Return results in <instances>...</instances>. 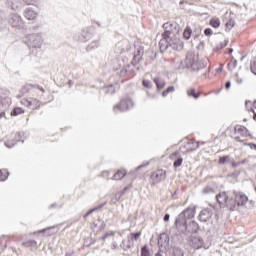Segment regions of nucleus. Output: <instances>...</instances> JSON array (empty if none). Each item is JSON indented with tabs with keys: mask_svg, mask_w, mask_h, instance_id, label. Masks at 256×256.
Returning <instances> with one entry per match:
<instances>
[{
	"mask_svg": "<svg viewBox=\"0 0 256 256\" xmlns=\"http://www.w3.org/2000/svg\"><path fill=\"white\" fill-rule=\"evenodd\" d=\"M120 75L121 76L127 75V70L122 69L121 72H120Z\"/></svg>",
	"mask_w": 256,
	"mask_h": 256,
	"instance_id": "obj_54",
	"label": "nucleus"
},
{
	"mask_svg": "<svg viewBox=\"0 0 256 256\" xmlns=\"http://www.w3.org/2000/svg\"><path fill=\"white\" fill-rule=\"evenodd\" d=\"M125 175H127V172L123 171V170H118L113 177L111 178L114 181H121V179H123V177H125Z\"/></svg>",
	"mask_w": 256,
	"mask_h": 256,
	"instance_id": "obj_22",
	"label": "nucleus"
},
{
	"mask_svg": "<svg viewBox=\"0 0 256 256\" xmlns=\"http://www.w3.org/2000/svg\"><path fill=\"white\" fill-rule=\"evenodd\" d=\"M31 89H33V85L31 84H26L24 85L21 90L20 93H22V95H25L26 93H29V91H31Z\"/></svg>",
	"mask_w": 256,
	"mask_h": 256,
	"instance_id": "obj_31",
	"label": "nucleus"
},
{
	"mask_svg": "<svg viewBox=\"0 0 256 256\" xmlns=\"http://www.w3.org/2000/svg\"><path fill=\"white\" fill-rule=\"evenodd\" d=\"M187 218L185 214L182 212L178 215L175 220L176 229H178L179 233H186L187 232Z\"/></svg>",
	"mask_w": 256,
	"mask_h": 256,
	"instance_id": "obj_7",
	"label": "nucleus"
},
{
	"mask_svg": "<svg viewBox=\"0 0 256 256\" xmlns=\"http://www.w3.org/2000/svg\"><path fill=\"white\" fill-rule=\"evenodd\" d=\"M173 91H175L174 86L168 87L166 90L162 92V97H167V95H169V93H173Z\"/></svg>",
	"mask_w": 256,
	"mask_h": 256,
	"instance_id": "obj_35",
	"label": "nucleus"
},
{
	"mask_svg": "<svg viewBox=\"0 0 256 256\" xmlns=\"http://www.w3.org/2000/svg\"><path fill=\"white\" fill-rule=\"evenodd\" d=\"M8 7L12 9V11H17L19 7H21V0H6Z\"/></svg>",
	"mask_w": 256,
	"mask_h": 256,
	"instance_id": "obj_19",
	"label": "nucleus"
},
{
	"mask_svg": "<svg viewBox=\"0 0 256 256\" xmlns=\"http://www.w3.org/2000/svg\"><path fill=\"white\" fill-rule=\"evenodd\" d=\"M158 245H169V236L167 233L160 234L158 239Z\"/></svg>",
	"mask_w": 256,
	"mask_h": 256,
	"instance_id": "obj_20",
	"label": "nucleus"
},
{
	"mask_svg": "<svg viewBox=\"0 0 256 256\" xmlns=\"http://www.w3.org/2000/svg\"><path fill=\"white\" fill-rule=\"evenodd\" d=\"M55 229V226L47 227L42 230H39L38 233H47L48 236L55 235L57 231H53Z\"/></svg>",
	"mask_w": 256,
	"mask_h": 256,
	"instance_id": "obj_26",
	"label": "nucleus"
},
{
	"mask_svg": "<svg viewBox=\"0 0 256 256\" xmlns=\"http://www.w3.org/2000/svg\"><path fill=\"white\" fill-rule=\"evenodd\" d=\"M177 155H179V152H178V151L174 152V153L172 154V157H177Z\"/></svg>",
	"mask_w": 256,
	"mask_h": 256,
	"instance_id": "obj_61",
	"label": "nucleus"
},
{
	"mask_svg": "<svg viewBox=\"0 0 256 256\" xmlns=\"http://www.w3.org/2000/svg\"><path fill=\"white\" fill-rule=\"evenodd\" d=\"M22 113H25V111L23 110V108L21 107H15L12 109L10 115L11 117H17L19 115H22Z\"/></svg>",
	"mask_w": 256,
	"mask_h": 256,
	"instance_id": "obj_25",
	"label": "nucleus"
},
{
	"mask_svg": "<svg viewBox=\"0 0 256 256\" xmlns=\"http://www.w3.org/2000/svg\"><path fill=\"white\" fill-rule=\"evenodd\" d=\"M24 17L28 19V21H33V8H26L24 10Z\"/></svg>",
	"mask_w": 256,
	"mask_h": 256,
	"instance_id": "obj_27",
	"label": "nucleus"
},
{
	"mask_svg": "<svg viewBox=\"0 0 256 256\" xmlns=\"http://www.w3.org/2000/svg\"><path fill=\"white\" fill-rule=\"evenodd\" d=\"M23 135H25V133L23 132H17L15 135V141H10L8 140L7 142H5V146L8 149H13V147H15V145H17V143H19V141H21V143H25V140H21V137H23Z\"/></svg>",
	"mask_w": 256,
	"mask_h": 256,
	"instance_id": "obj_11",
	"label": "nucleus"
},
{
	"mask_svg": "<svg viewBox=\"0 0 256 256\" xmlns=\"http://www.w3.org/2000/svg\"><path fill=\"white\" fill-rule=\"evenodd\" d=\"M207 63L203 60H199V56H195V54L190 53L187 54L186 59L184 61H180V65L178 69H191L193 71H201V69H205Z\"/></svg>",
	"mask_w": 256,
	"mask_h": 256,
	"instance_id": "obj_3",
	"label": "nucleus"
},
{
	"mask_svg": "<svg viewBox=\"0 0 256 256\" xmlns=\"http://www.w3.org/2000/svg\"><path fill=\"white\" fill-rule=\"evenodd\" d=\"M33 89L36 93H37V91H39L40 97H42L43 93H45V89L39 85H34Z\"/></svg>",
	"mask_w": 256,
	"mask_h": 256,
	"instance_id": "obj_36",
	"label": "nucleus"
},
{
	"mask_svg": "<svg viewBox=\"0 0 256 256\" xmlns=\"http://www.w3.org/2000/svg\"><path fill=\"white\" fill-rule=\"evenodd\" d=\"M99 47V41H92L86 48V51H93V49H97Z\"/></svg>",
	"mask_w": 256,
	"mask_h": 256,
	"instance_id": "obj_32",
	"label": "nucleus"
},
{
	"mask_svg": "<svg viewBox=\"0 0 256 256\" xmlns=\"http://www.w3.org/2000/svg\"><path fill=\"white\" fill-rule=\"evenodd\" d=\"M223 47H227V42H225L224 44H221V49H223Z\"/></svg>",
	"mask_w": 256,
	"mask_h": 256,
	"instance_id": "obj_62",
	"label": "nucleus"
},
{
	"mask_svg": "<svg viewBox=\"0 0 256 256\" xmlns=\"http://www.w3.org/2000/svg\"><path fill=\"white\" fill-rule=\"evenodd\" d=\"M141 167H144V165H140L137 167V170L141 169Z\"/></svg>",
	"mask_w": 256,
	"mask_h": 256,
	"instance_id": "obj_64",
	"label": "nucleus"
},
{
	"mask_svg": "<svg viewBox=\"0 0 256 256\" xmlns=\"http://www.w3.org/2000/svg\"><path fill=\"white\" fill-rule=\"evenodd\" d=\"M9 24L15 29H23V19L19 16V14H11Z\"/></svg>",
	"mask_w": 256,
	"mask_h": 256,
	"instance_id": "obj_8",
	"label": "nucleus"
},
{
	"mask_svg": "<svg viewBox=\"0 0 256 256\" xmlns=\"http://www.w3.org/2000/svg\"><path fill=\"white\" fill-rule=\"evenodd\" d=\"M188 97H193V99H199L201 97V92H198L194 88H190L187 90Z\"/></svg>",
	"mask_w": 256,
	"mask_h": 256,
	"instance_id": "obj_24",
	"label": "nucleus"
},
{
	"mask_svg": "<svg viewBox=\"0 0 256 256\" xmlns=\"http://www.w3.org/2000/svg\"><path fill=\"white\" fill-rule=\"evenodd\" d=\"M164 33L162 34V39L159 41V47L161 53H165L167 49H173L174 51H181L183 49V44L179 37V31L181 27L175 22H166L163 24Z\"/></svg>",
	"mask_w": 256,
	"mask_h": 256,
	"instance_id": "obj_1",
	"label": "nucleus"
},
{
	"mask_svg": "<svg viewBox=\"0 0 256 256\" xmlns=\"http://www.w3.org/2000/svg\"><path fill=\"white\" fill-rule=\"evenodd\" d=\"M225 89H231V82L230 81H227L225 83Z\"/></svg>",
	"mask_w": 256,
	"mask_h": 256,
	"instance_id": "obj_50",
	"label": "nucleus"
},
{
	"mask_svg": "<svg viewBox=\"0 0 256 256\" xmlns=\"http://www.w3.org/2000/svg\"><path fill=\"white\" fill-rule=\"evenodd\" d=\"M217 202L219 205H225L229 211H235L237 207H245L251 209L255 206V201L249 200V197L243 192L228 191L220 192L216 195Z\"/></svg>",
	"mask_w": 256,
	"mask_h": 256,
	"instance_id": "obj_2",
	"label": "nucleus"
},
{
	"mask_svg": "<svg viewBox=\"0 0 256 256\" xmlns=\"http://www.w3.org/2000/svg\"><path fill=\"white\" fill-rule=\"evenodd\" d=\"M233 27H235V22L230 20L226 23V29H229V31H231V29H233Z\"/></svg>",
	"mask_w": 256,
	"mask_h": 256,
	"instance_id": "obj_43",
	"label": "nucleus"
},
{
	"mask_svg": "<svg viewBox=\"0 0 256 256\" xmlns=\"http://www.w3.org/2000/svg\"><path fill=\"white\" fill-rule=\"evenodd\" d=\"M169 219H171V216L169 214H165L163 220L167 222Z\"/></svg>",
	"mask_w": 256,
	"mask_h": 256,
	"instance_id": "obj_49",
	"label": "nucleus"
},
{
	"mask_svg": "<svg viewBox=\"0 0 256 256\" xmlns=\"http://www.w3.org/2000/svg\"><path fill=\"white\" fill-rule=\"evenodd\" d=\"M154 83L157 87V89L161 90L163 87H165V80L161 78H154Z\"/></svg>",
	"mask_w": 256,
	"mask_h": 256,
	"instance_id": "obj_29",
	"label": "nucleus"
},
{
	"mask_svg": "<svg viewBox=\"0 0 256 256\" xmlns=\"http://www.w3.org/2000/svg\"><path fill=\"white\" fill-rule=\"evenodd\" d=\"M141 237V232L131 233L127 236V239L122 240L120 247L123 251H129V249H133L135 247V241H137Z\"/></svg>",
	"mask_w": 256,
	"mask_h": 256,
	"instance_id": "obj_5",
	"label": "nucleus"
},
{
	"mask_svg": "<svg viewBox=\"0 0 256 256\" xmlns=\"http://www.w3.org/2000/svg\"><path fill=\"white\" fill-rule=\"evenodd\" d=\"M128 190H129V187H125V188L123 189L122 193H125V192L128 191Z\"/></svg>",
	"mask_w": 256,
	"mask_h": 256,
	"instance_id": "obj_63",
	"label": "nucleus"
},
{
	"mask_svg": "<svg viewBox=\"0 0 256 256\" xmlns=\"http://www.w3.org/2000/svg\"><path fill=\"white\" fill-rule=\"evenodd\" d=\"M204 35H206V37H210V35H213V30L211 28H206L204 30Z\"/></svg>",
	"mask_w": 256,
	"mask_h": 256,
	"instance_id": "obj_44",
	"label": "nucleus"
},
{
	"mask_svg": "<svg viewBox=\"0 0 256 256\" xmlns=\"http://www.w3.org/2000/svg\"><path fill=\"white\" fill-rule=\"evenodd\" d=\"M186 231H188V233H197L199 231V224L195 220H192L186 225Z\"/></svg>",
	"mask_w": 256,
	"mask_h": 256,
	"instance_id": "obj_16",
	"label": "nucleus"
},
{
	"mask_svg": "<svg viewBox=\"0 0 256 256\" xmlns=\"http://www.w3.org/2000/svg\"><path fill=\"white\" fill-rule=\"evenodd\" d=\"M144 53H145V50H143L142 47L136 48V50L134 51V56L131 61V64L138 65L141 62V60L143 59Z\"/></svg>",
	"mask_w": 256,
	"mask_h": 256,
	"instance_id": "obj_10",
	"label": "nucleus"
},
{
	"mask_svg": "<svg viewBox=\"0 0 256 256\" xmlns=\"http://www.w3.org/2000/svg\"><path fill=\"white\" fill-rule=\"evenodd\" d=\"M243 145H245V146H247V145H252V146L254 147V149H256V144H251V143L247 144V143H243Z\"/></svg>",
	"mask_w": 256,
	"mask_h": 256,
	"instance_id": "obj_59",
	"label": "nucleus"
},
{
	"mask_svg": "<svg viewBox=\"0 0 256 256\" xmlns=\"http://www.w3.org/2000/svg\"><path fill=\"white\" fill-rule=\"evenodd\" d=\"M105 93L107 95H113V93H115V88L113 87V85H109L108 87H106Z\"/></svg>",
	"mask_w": 256,
	"mask_h": 256,
	"instance_id": "obj_37",
	"label": "nucleus"
},
{
	"mask_svg": "<svg viewBox=\"0 0 256 256\" xmlns=\"http://www.w3.org/2000/svg\"><path fill=\"white\" fill-rule=\"evenodd\" d=\"M9 178V171L7 169H0V181H7Z\"/></svg>",
	"mask_w": 256,
	"mask_h": 256,
	"instance_id": "obj_30",
	"label": "nucleus"
},
{
	"mask_svg": "<svg viewBox=\"0 0 256 256\" xmlns=\"http://www.w3.org/2000/svg\"><path fill=\"white\" fill-rule=\"evenodd\" d=\"M55 207H57V203L51 204V205L49 206V209H55Z\"/></svg>",
	"mask_w": 256,
	"mask_h": 256,
	"instance_id": "obj_57",
	"label": "nucleus"
},
{
	"mask_svg": "<svg viewBox=\"0 0 256 256\" xmlns=\"http://www.w3.org/2000/svg\"><path fill=\"white\" fill-rule=\"evenodd\" d=\"M235 131L237 133H239L240 135H242V137H251V133L249 132V130L247 129V127L245 126H239L237 125L235 127Z\"/></svg>",
	"mask_w": 256,
	"mask_h": 256,
	"instance_id": "obj_18",
	"label": "nucleus"
},
{
	"mask_svg": "<svg viewBox=\"0 0 256 256\" xmlns=\"http://www.w3.org/2000/svg\"><path fill=\"white\" fill-rule=\"evenodd\" d=\"M21 103L22 105H26L27 107H30V105H32L31 101L27 99H23Z\"/></svg>",
	"mask_w": 256,
	"mask_h": 256,
	"instance_id": "obj_46",
	"label": "nucleus"
},
{
	"mask_svg": "<svg viewBox=\"0 0 256 256\" xmlns=\"http://www.w3.org/2000/svg\"><path fill=\"white\" fill-rule=\"evenodd\" d=\"M236 82L238 83V85H241V83H243V79L237 78V79H236Z\"/></svg>",
	"mask_w": 256,
	"mask_h": 256,
	"instance_id": "obj_55",
	"label": "nucleus"
},
{
	"mask_svg": "<svg viewBox=\"0 0 256 256\" xmlns=\"http://www.w3.org/2000/svg\"><path fill=\"white\" fill-rule=\"evenodd\" d=\"M150 252L149 249L147 248V246H143L141 249V256H149Z\"/></svg>",
	"mask_w": 256,
	"mask_h": 256,
	"instance_id": "obj_41",
	"label": "nucleus"
},
{
	"mask_svg": "<svg viewBox=\"0 0 256 256\" xmlns=\"http://www.w3.org/2000/svg\"><path fill=\"white\" fill-rule=\"evenodd\" d=\"M142 85H143V87H145L146 89H151V87H153V84H152L151 81H149V80H143Z\"/></svg>",
	"mask_w": 256,
	"mask_h": 256,
	"instance_id": "obj_40",
	"label": "nucleus"
},
{
	"mask_svg": "<svg viewBox=\"0 0 256 256\" xmlns=\"http://www.w3.org/2000/svg\"><path fill=\"white\" fill-rule=\"evenodd\" d=\"M231 158L229 156H222L219 158V165H225V163H229Z\"/></svg>",
	"mask_w": 256,
	"mask_h": 256,
	"instance_id": "obj_34",
	"label": "nucleus"
},
{
	"mask_svg": "<svg viewBox=\"0 0 256 256\" xmlns=\"http://www.w3.org/2000/svg\"><path fill=\"white\" fill-rule=\"evenodd\" d=\"M104 205H107V203H102V204L98 205L97 207H94V208L90 209V210L84 215V219H87V217H89V215H91V213H95V211H101V209H103Z\"/></svg>",
	"mask_w": 256,
	"mask_h": 256,
	"instance_id": "obj_23",
	"label": "nucleus"
},
{
	"mask_svg": "<svg viewBox=\"0 0 256 256\" xmlns=\"http://www.w3.org/2000/svg\"><path fill=\"white\" fill-rule=\"evenodd\" d=\"M92 37L93 34H91L89 30H83L78 37V41H80L81 43H87V41H89V39H91Z\"/></svg>",
	"mask_w": 256,
	"mask_h": 256,
	"instance_id": "obj_14",
	"label": "nucleus"
},
{
	"mask_svg": "<svg viewBox=\"0 0 256 256\" xmlns=\"http://www.w3.org/2000/svg\"><path fill=\"white\" fill-rule=\"evenodd\" d=\"M211 217H213V212L209 209H204L200 212L198 219L201 223H207Z\"/></svg>",
	"mask_w": 256,
	"mask_h": 256,
	"instance_id": "obj_12",
	"label": "nucleus"
},
{
	"mask_svg": "<svg viewBox=\"0 0 256 256\" xmlns=\"http://www.w3.org/2000/svg\"><path fill=\"white\" fill-rule=\"evenodd\" d=\"M131 108H133V100L126 98L122 99L120 103L114 105L113 111L117 113L118 111H129Z\"/></svg>",
	"mask_w": 256,
	"mask_h": 256,
	"instance_id": "obj_6",
	"label": "nucleus"
},
{
	"mask_svg": "<svg viewBox=\"0 0 256 256\" xmlns=\"http://www.w3.org/2000/svg\"><path fill=\"white\" fill-rule=\"evenodd\" d=\"M23 245H24V247H33V241L30 240L28 242H24Z\"/></svg>",
	"mask_w": 256,
	"mask_h": 256,
	"instance_id": "obj_48",
	"label": "nucleus"
},
{
	"mask_svg": "<svg viewBox=\"0 0 256 256\" xmlns=\"http://www.w3.org/2000/svg\"><path fill=\"white\" fill-rule=\"evenodd\" d=\"M151 179L154 183H161V181H165V179H167V173L164 170H157L152 173Z\"/></svg>",
	"mask_w": 256,
	"mask_h": 256,
	"instance_id": "obj_9",
	"label": "nucleus"
},
{
	"mask_svg": "<svg viewBox=\"0 0 256 256\" xmlns=\"http://www.w3.org/2000/svg\"><path fill=\"white\" fill-rule=\"evenodd\" d=\"M102 177H109V172L108 171H103L102 172Z\"/></svg>",
	"mask_w": 256,
	"mask_h": 256,
	"instance_id": "obj_52",
	"label": "nucleus"
},
{
	"mask_svg": "<svg viewBox=\"0 0 256 256\" xmlns=\"http://www.w3.org/2000/svg\"><path fill=\"white\" fill-rule=\"evenodd\" d=\"M181 165H183V158H178L176 161H174L173 163V167L177 168V167H181Z\"/></svg>",
	"mask_w": 256,
	"mask_h": 256,
	"instance_id": "obj_39",
	"label": "nucleus"
},
{
	"mask_svg": "<svg viewBox=\"0 0 256 256\" xmlns=\"http://www.w3.org/2000/svg\"><path fill=\"white\" fill-rule=\"evenodd\" d=\"M234 141H236L237 143H243V140H241L239 136L234 137Z\"/></svg>",
	"mask_w": 256,
	"mask_h": 256,
	"instance_id": "obj_51",
	"label": "nucleus"
},
{
	"mask_svg": "<svg viewBox=\"0 0 256 256\" xmlns=\"http://www.w3.org/2000/svg\"><path fill=\"white\" fill-rule=\"evenodd\" d=\"M209 24L214 29H219V27H221V20H219V18H212V19H210Z\"/></svg>",
	"mask_w": 256,
	"mask_h": 256,
	"instance_id": "obj_28",
	"label": "nucleus"
},
{
	"mask_svg": "<svg viewBox=\"0 0 256 256\" xmlns=\"http://www.w3.org/2000/svg\"><path fill=\"white\" fill-rule=\"evenodd\" d=\"M251 111H252V113H253V119H254V121H256V112H255V110H253V109H251Z\"/></svg>",
	"mask_w": 256,
	"mask_h": 256,
	"instance_id": "obj_58",
	"label": "nucleus"
},
{
	"mask_svg": "<svg viewBox=\"0 0 256 256\" xmlns=\"http://www.w3.org/2000/svg\"><path fill=\"white\" fill-rule=\"evenodd\" d=\"M235 67H237V60H234V61L228 63L229 71H233V69H235Z\"/></svg>",
	"mask_w": 256,
	"mask_h": 256,
	"instance_id": "obj_42",
	"label": "nucleus"
},
{
	"mask_svg": "<svg viewBox=\"0 0 256 256\" xmlns=\"http://www.w3.org/2000/svg\"><path fill=\"white\" fill-rule=\"evenodd\" d=\"M33 43H34L35 49H41V45H43V34L41 33L34 34Z\"/></svg>",
	"mask_w": 256,
	"mask_h": 256,
	"instance_id": "obj_15",
	"label": "nucleus"
},
{
	"mask_svg": "<svg viewBox=\"0 0 256 256\" xmlns=\"http://www.w3.org/2000/svg\"><path fill=\"white\" fill-rule=\"evenodd\" d=\"M11 97H9V90L0 88V119H7L5 116V111H9V107H11Z\"/></svg>",
	"mask_w": 256,
	"mask_h": 256,
	"instance_id": "obj_4",
	"label": "nucleus"
},
{
	"mask_svg": "<svg viewBox=\"0 0 256 256\" xmlns=\"http://www.w3.org/2000/svg\"><path fill=\"white\" fill-rule=\"evenodd\" d=\"M116 47H123V42H118Z\"/></svg>",
	"mask_w": 256,
	"mask_h": 256,
	"instance_id": "obj_60",
	"label": "nucleus"
},
{
	"mask_svg": "<svg viewBox=\"0 0 256 256\" xmlns=\"http://www.w3.org/2000/svg\"><path fill=\"white\" fill-rule=\"evenodd\" d=\"M23 43L25 45H27L28 49H31V47H33V35L32 34H27L23 38Z\"/></svg>",
	"mask_w": 256,
	"mask_h": 256,
	"instance_id": "obj_21",
	"label": "nucleus"
},
{
	"mask_svg": "<svg viewBox=\"0 0 256 256\" xmlns=\"http://www.w3.org/2000/svg\"><path fill=\"white\" fill-rule=\"evenodd\" d=\"M192 147V151H196V149H199V142H193Z\"/></svg>",
	"mask_w": 256,
	"mask_h": 256,
	"instance_id": "obj_47",
	"label": "nucleus"
},
{
	"mask_svg": "<svg viewBox=\"0 0 256 256\" xmlns=\"http://www.w3.org/2000/svg\"><path fill=\"white\" fill-rule=\"evenodd\" d=\"M172 255L173 256H183V250L181 248H174Z\"/></svg>",
	"mask_w": 256,
	"mask_h": 256,
	"instance_id": "obj_38",
	"label": "nucleus"
},
{
	"mask_svg": "<svg viewBox=\"0 0 256 256\" xmlns=\"http://www.w3.org/2000/svg\"><path fill=\"white\" fill-rule=\"evenodd\" d=\"M26 5H32L33 4V0H23Z\"/></svg>",
	"mask_w": 256,
	"mask_h": 256,
	"instance_id": "obj_53",
	"label": "nucleus"
},
{
	"mask_svg": "<svg viewBox=\"0 0 256 256\" xmlns=\"http://www.w3.org/2000/svg\"><path fill=\"white\" fill-rule=\"evenodd\" d=\"M202 193H204V194L213 193V188L206 187V188L203 189Z\"/></svg>",
	"mask_w": 256,
	"mask_h": 256,
	"instance_id": "obj_45",
	"label": "nucleus"
},
{
	"mask_svg": "<svg viewBox=\"0 0 256 256\" xmlns=\"http://www.w3.org/2000/svg\"><path fill=\"white\" fill-rule=\"evenodd\" d=\"M203 243V238H201V236H193L190 239V245L193 249H201V247H203Z\"/></svg>",
	"mask_w": 256,
	"mask_h": 256,
	"instance_id": "obj_13",
	"label": "nucleus"
},
{
	"mask_svg": "<svg viewBox=\"0 0 256 256\" xmlns=\"http://www.w3.org/2000/svg\"><path fill=\"white\" fill-rule=\"evenodd\" d=\"M191 33H193V31L191 30V28L186 27V29L183 32V37L184 39H186L188 41V39H191Z\"/></svg>",
	"mask_w": 256,
	"mask_h": 256,
	"instance_id": "obj_33",
	"label": "nucleus"
},
{
	"mask_svg": "<svg viewBox=\"0 0 256 256\" xmlns=\"http://www.w3.org/2000/svg\"><path fill=\"white\" fill-rule=\"evenodd\" d=\"M181 213L188 220L189 219H193V217H195V207L194 206H190V207L186 208L184 211H182Z\"/></svg>",
	"mask_w": 256,
	"mask_h": 256,
	"instance_id": "obj_17",
	"label": "nucleus"
},
{
	"mask_svg": "<svg viewBox=\"0 0 256 256\" xmlns=\"http://www.w3.org/2000/svg\"><path fill=\"white\" fill-rule=\"evenodd\" d=\"M216 71H217L218 73H221V71H223V66L220 65L219 68L216 69Z\"/></svg>",
	"mask_w": 256,
	"mask_h": 256,
	"instance_id": "obj_56",
	"label": "nucleus"
}]
</instances>
